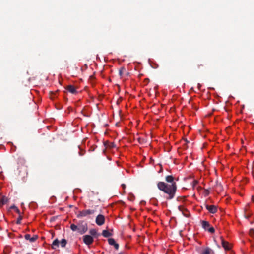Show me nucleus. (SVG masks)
<instances>
[{
	"mask_svg": "<svg viewBox=\"0 0 254 254\" xmlns=\"http://www.w3.org/2000/svg\"><path fill=\"white\" fill-rule=\"evenodd\" d=\"M108 243L110 245H114L116 243L113 238H109L108 240Z\"/></svg>",
	"mask_w": 254,
	"mask_h": 254,
	"instance_id": "21",
	"label": "nucleus"
},
{
	"mask_svg": "<svg viewBox=\"0 0 254 254\" xmlns=\"http://www.w3.org/2000/svg\"><path fill=\"white\" fill-rule=\"evenodd\" d=\"M123 186V188H125V184H122V185Z\"/></svg>",
	"mask_w": 254,
	"mask_h": 254,
	"instance_id": "32",
	"label": "nucleus"
},
{
	"mask_svg": "<svg viewBox=\"0 0 254 254\" xmlns=\"http://www.w3.org/2000/svg\"><path fill=\"white\" fill-rule=\"evenodd\" d=\"M60 244L62 247H64L67 244V241L65 239H63L61 240Z\"/></svg>",
	"mask_w": 254,
	"mask_h": 254,
	"instance_id": "20",
	"label": "nucleus"
},
{
	"mask_svg": "<svg viewBox=\"0 0 254 254\" xmlns=\"http://www.w3.org/2000/svg\"><path fill=\"white\" fill-rule=\"evenodd\" d=\"M22 218H23V217L21 215V213H20V214H19V217L17 218V220L16 221V224H21V221Z\"/></svg>",
	"mask_w": 254,
	"mask_h": 254,
	"instance_id": "22",
	"label": "nucleus"
},
{
	"mask_svg": "<svg viewBox=\"0 0 254 254\" xmlns=\"http://www.w3.org/2000/svg\"><path fill=\"white\" fill-rule=\"evenodd\" d=\"M118 254H124V253H123V252H120V253H119Z\"/></svg>",
	"mask_w": 254,
	"mask_h": 254,
	"instance_id": "33",
	"label": "nucleus"
},
{
	"mask_svg": "<svg viewBox=\"0 0 254 254\" xmlns=\"http://www.w3.org/2000/svg\"><path fill=\"white\" fill-rule=\"evenodd\" d=\"M18 159H19V160L20 161V162L21 163H24V162H25L24 159L23 158H22L20 157V158H18Z\"/></svg>",
	"mask_w": 254,
	"mask_h": 254,
	"instance_id": "27",
	"label": "nucleus"
},
{
	"mask_svg": "<svg viewBox=\"0 0 254 254\" xmlns=\"http://www.w3.org/2000/svg\"><path fill=\"white\" fill-rule=\"evenodd\" d=\"M208 232L211 233H213L214 232H215V229L213 227H210L207 230Z\"/></svg>",
	"mask_w": 254,
	"mask_h": 254,
	"instance_id": "24",
	"label": "nucleus"
},
{
	"mask_svg": "<svg viewBox=\"0 0 254 254\" xmlns=\"http://www.w3.org/2000/svg\"><path fill=\"white\" fill-rule=\"evenodd\" d=\"M96 223L99 226L103 225L105 223V217L103 215H97L96 218Z\"/></svg>",
	"mask_w": 254,
	"mask_h": 254,
	"instance_id": "5",
	"label": "nucleus"
},
{
	"mask_svg": "<svg viewBox=\"0 0 254 254\" xmlns=\"http://www.w3.org/2000/svg\"><path fill=\"white\" fill-rule=\"evenodd\" d=\"M221 244L222 247L224 248L225 250H230L231 249V245L228 242L225 241L222 237H221Z\"/></svg>",
	"mask_w": 254,
	"mask_h": 254,
	"instance_id": "8",
	"label": "nucleus"
},
{
	"mask_svg": "<svg viewBox=\"0 0 254 254\" xmlns=\"http://www.w3.org/2000/svg\"><path fill=\"white\" fill-rule=\"evenodd\" d=\"M114 246L116 250H118L119 249V245L118 244L116 243Z\"/></svg>",
	"mask_w": 254,
	"mask_h": 254,
	"instance_id": "28",
	"label": "nucleus"
},
{
	"mask_svg": "<svg viewBox=\"0 0 254 254\" xmlns=\"http://www.w3.org/2000/svg\"><path fill=\"white\" fill-rule=\"evenodd\" d=\"M198 183V182L197 180H194L192 183V185L193 188H194V187Z\"/></svg>",
	"mask_w": 254,
	"mask_h": 254,
	"instance_id": "25",
	"label": "nucleus"
},
{
	"mask_svg": "<svg viewBox=\"0 0 254 254\" xmlns=\"http://www.w3.org/2000/svg\"><path fill=\"white\" fill-rule=\"evenodd\" d=\"M8 202V199L5 196L0 197V205L2 206Z\"/></svg>",
	"mask_w": 254,
	"mask_h": 254,
	"instance_id": "12",
	"label": "nucleus"
},
{
	"mask_svg": "<svg viewBox=\"0 0 254 254\" xmlns=\"http://www.w3.org/2000/svg\"><path fill=\"white\" fill-rule=\"evenodd\" d=\"M178 209L180 211L182 212V214L186 217H189L190 216V212L183 206H179Z\"/></svg>",
	"mask_w": 254,
	"mask_h": 254,
	"instance_id": "6",
	"label": "nucleus"
},
{
	"mask_svg": "<svg viewBox=\"0 0 254 254\" xmlns=\"http://www.w3.org/2000/svg\"><path fill=\"white\" fill-rule=\"evenodd\" d=\"M202 226L205 230L207 231V229L210 227V224L208 221H202L201 222Z\"/></svg>",
	"mask_w": 254,
	"mask_h": 254,
	"instance_id": "13",
	"label": "nucleus"
},
{
	"mask_svg": "<svg viewBox=\"0 0 254 254\" xmlns=\"http://www.w3.org/2000/svg\"><path fill=\"white\" fill-rule=\"evenodd\" d=\"M165 180L167 182L171 183V184H172L174 183V178L172 175H168L165 177Z\"/></svg>",
	"mask_w": 254,
	"mask_h": 254,
	"instance_id": "11",
	"label": "nucleus"
},
{
	"mask_svg": "<svg viewBox=\"0 0 254 254\" xmlns=\"http://www.w3.org/2000/svg\"><path fill=\"white\" fill-rule=\"evenodd\" d=\"M95 209L83 210L79 212V214L77 215V217H84L88 215H92L95 213Z\"/></svg>",
	"mask_w": 254,
	"mask_h": 254,
	"instance_id": "2",
	"label": "nucleus"
},
{
	"mask_svg": "<svg viewBox=\"0 0 254 254\" xmlns=\"http://www.w3.org/2000/svg\"><path fill=\"white\" fill-rule=\"evenodd\" d=\"M83 240L85 244L90 245L92 244L93 242V238L91 235H86L83 237Z\"/></svg>",
	"mask_w": 254,
	"mask_h": 254,
	"instance_id": "4",
	"label": "nucleus"
},
{
	"mask_svg": "<svg viewBox=\"0 0 254 254\" xmlns=\"http://www.w3.org/2000/svg\"><path fill=\"white\" fill-rule=\"evenodd\" d=\"M88 229L87 224L83 222L78 224V232L81 234L85 233Z\"/></svg>",
	"mask_w": 254,
	"mask_h": 254,
	"instance_id": "3",
	"label": "nucleus"
},
{
	"mask_svg": "<svg viewBox=\"0 0 254 254\" xmlns=\"http://www.w3.org/2000/svg\"><path fill=\"white\" fill-rule=\"evenodd\" d=\"M158 189L168 195L167 199H172L174 196L177 190V185L176 183L172 184H168L164 182H159L157 183Z\"/></svg>",
	"mask_w": 254,
	"mask_h": 254,
	"instance_id": "1",
	"label": "nucleus"
},
{
	"mask_svg": "<svg viewBox=\"0 0 254 254\" xmlns=\"http://www.w3.org/2000/svg\"><path fill=\"white\" fill-rule=\"evenodd\" d=\"M203 66H204V64H198V65H197V66H198V68H200V67H203Z\"/></svg>",
	"mask_w": 254,
	"mask_h": 254,
	"instance_id": "29",
	"label": "nucleus"
},
{
	"mask_svg": "<svg viewBox=\"0 0 254 254\" xmlns=\"http://www.w3.org/2000/svg\"><path fill=\"white\" fill-rule=\"evenodd\" d=\"M10 209H14V211H15V212L18 214H20V211L19 209L16 206H15L14 205L11 206L10 207Z\"/></svg>",
	"mask_w": 254,
	"mask_h": 254,
	"instance_id": "19",
	"label": "nucleus"
},
{
	"mask_svg": "<svg viewBox=\"0 0 254 254\" xmlns=\"http://www.w3.org/2000/svg\"><path fill=\"white\" fill-rule=\"evenodd\" d=\"M89 233H90V235L92 237H97V231L94 229L90 230Z\"/></svg>",
	"mask_w": 254,
	"mask_h": 254,
	"instance_id": "17",
	"label": "nucleus"
},
{
	"mask_svg": "<svg viewBox=\"0 0 254 254\" xmlns=\"http://www.w3.org/2000/svg\"><path fill=\"white\" fill-rule=\"evenodd\" d=\"M211 251V250L210 248L207 247L200 254H210Z\"/></svg>",
	"mask_w": 254,
	"mask_h": 254,
	"instance_id": "16",
	"label": "nucleus"
},
{
	"mask_svg": "<svg viewBox=\"0 0 254 254\" xmlns=\"http://www.w3.org/2000/svg\"><path fill=\"white\" fill-rule=\"evenodd\" d=\"M66 89L72 94H75L77 92L75 87L72 85H68Z\"/></svg>",
	"mask_w": 254,
	"mask_h": 254,
	"instance_id": "10",
	"label": "nucleus"
},
{
	"mask_svg": "<svg viewBox=\"0 0 254 254\" xmlns=\"http://www.w3.org/2000/svg\"><path fill=\"white\" fill-rule=\"evenodd\" d=\"M70 229L73 231H77L78 232V225H76L74 224H72L71 225H70Z\"/></svg>",
	"mask_w": 254,
	"mask_h": 254,
	"instance_id": "18",
	"label": "nucleus"
},
{
	"mask_svg": "<svg viewBox=\"0 0 254 254\" xmlns=\"http://www.w3.org/2000/svg\"><path fill=\"white\" fill-rule=\"evenodd\" d=\"M54 97H53L52 96V95H51V98L53 99Z\"/></svg>",
	"mask_w": 254,
	"mask_h": 254,
	"instance_id": "34",
	"label": "nucleus"
},
{
	"mask_svg": "<svg viewBox=\"0 0 254 254\" xmlns=\"http://www.w3.org/2000/svg\"><path fill=\"white\" fill-rule=\"evenodd\" d=\"M124 71H125V68L124 67H122L120 69L119 74L120 76H122Z\"/></svg>",
	"mask_w": 254,
	"mask_h": 254,
	"instance_id": "23",
	"label": "nucleus"
},
{
	"mask_svg": "<svg viewBox=\"0 0 254 254\" xmlns=\"http://www.w3.org/2000/svg\"><path fill=\"white\" fill-rule=\"evenodd\" d=\"M108 147H109L110 148H113L115 147V144L114 143H111L110 144L107 146Z\"/></svg>",
	"mask_w": 254,
	"mask_h": 254,
	"instance_id": "26",
	"label": "nucleus"
},
{
	"mask_svg": "<svg viewBox=\"0 0 254 254\" xmlns=\"http://www.w3.org/2000/svg\"><path fill=\"white\" fill-rule=\"evenodd\" d=\"M59 243H60V242H59V241L58 240V239H55V240L53 242L52 245V248L53 249H57V248L59 247Z\"/></svg>",
	"mask_w": 254,
	"mask_h": 254,
	"instance_id": "14",
	"label": "nucleus"
},
{
	"mask_svg": "<svg viewBox=\"0 0 254 254\" xmlns=\"http://www.w3.org/2000/svg\"><path fill=\"white\" fill-rule=\"evenodd\" d=\"M79 155H80V156H82V155H83V153H82V152H79Z\"/></svg>",
	"mask_w": 254,
	"mask_h": 254,
	"instance_id": "31",
	"label": "nucleus"
},
{
	"mask_svg": "<svg viewBox=\"0 0 254 254\" xmlns=\"http://www.w3.org/2000/svg\"><path fill=\"white\" fill-rule=\"evenodd\" d=\"M26 240H29L30 242H34L38 238L37 235H34L32 237L30 234H27L24 236Z\"/></svg>",
	"mask_w": 254,
	"mask_h": 254,
	"instance_id": "7",
	"label": "nucleus"
},
{
	"mask_svg": "<svg viewBox=\"0 0 254 254\" xmlns=\"http://www.w3.org/2000/svg\"><path fill=\"white\" fill-rule=\"evenodd\" d=\"M112 233L109 232L108 230H104L102 232V235L106 238L112 236Z\"/></svg>",
	"mask_w": 254,
	"mask_h": 254,
	"instance_id": "15",
	"label": "nucleus"
},
{
	"mask_svg": "<svg viewBox=\"0 0 254 254\" xmlns=\"http://www.w3.org/2000/svg\"><path fill=\"white\" fill-rule=\"evenodd\" d=\"M206 208L207 210L210 212L212 214L215 213L217 211V208L216 206L212 205H205Z\"/></svg>",
	"mask_w": 254,
	"mask_h": 254,
	"instance_id": "9",
	"label": "nucleus"
},
{
	"mask_svg": "<svg viewBox=\"0 0 254 254\" xmlns=\"http://www.w3.org/2000/svg\"><path fill=\"white\" fill-rule=\"evenodd\" d=\"M184 141L185 142L184 145H187V144L189 142L187 140V139L184 140Z\"/></svg>",
	"mask_w": 254,
	"mask_h": 254,
	"instance_id": "30",
	"label": "nucleus"
}]
</instances>
